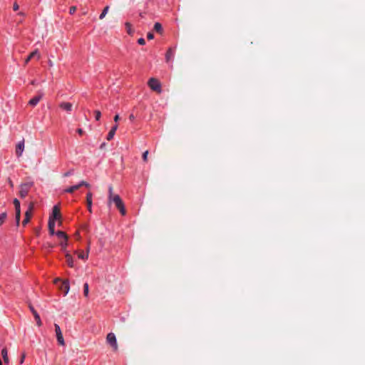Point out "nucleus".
Returning a JSON list of instances; mask_svg holds the SVG:
<instances>
[{
    "mask_svg": "<svg viewBox=\"0 0 365 365\" xmlns=\"http://www.w3.org/2000/svg\"><path fill=\"white\" fill-rule=\"evenodd\" d=\"M54 327H55L56 339H57L58 344L61 346H64L65 342H64V339H63V334H62L60 327L57 324H55Z\"/></svg>",
    "mask_w": 365,
    "mask_h": 365,
    "instance_id": "39448f33",
    "label": "nucleus"
},
{
    "mask_svg": "<svg viewBox=\"0 0 365 365\" xmlns=\"http://www.w3.org/2000/svg\"><path fill=\"white\" fill-rule=\"evenodd\" d=\"M61 217L60 209L58 205H55L53 207L52 215L49 217V218H53V220H59Z\"/></svg>",
    "mask_w": 365,
    "mask_h": 365,
    "instance_id": "9d476101",
    "label": "nucleus"
},
{
    "mask_svg": "<svg viewBox=\"0 0 365 365\" xmlns=\"http://www.w3.org/2000/svg\"><path fill=\"white\" fill-rule=\"evenodd\" d=\"M112 202L115 204V207H117V209H118L119 212L122 215H125L126 214L124 203L118 195L116 194L111 198L108 199V205H110Z\"/></svg>",
    "mask_w": 365,
    "mask_h": 365,
    "instance_id": "f257e3e1",
    "label": "nucleus"
},
{
    "mask_svg": "<svg viewBox=\"0 0 365 365\" xmlns=\"http://www.w3.org/2000/svg\"><path fill=\"white\" fill-rule=\"evenodd\" d=\"M61 290L63 291L64 295H66L69 292V282L68 280H64L61 287Z\"/></svg>",
    "mask_w": 365,
    "mask_h": 365,
    "instance_id": "4468645a",
    "label": "nucleus"
},
{
    "mask_svg": "<svg viewBox=\"0 0 365 365\" xmlns=\"http://www.w3.org/2000/svg\"><path fill=\"white\" fill-rule=\"evenodd\" d=\"M48 63H49V66H53V62H52L51 61H49Z\"/></svg>",
    "mask_w": 365,
    "mask_h": 365,
    "instance_id": "09e8293b",
    "label": "nucleus"
},
{
    "mask_svg": "<svg viewBox=\"0 0 365 365\" xmlns=\"http://www.w3.org/2000/svg\"><path fill=\"white\" fill-rule=\"evenodd\" d=\"M129 118H130V120H133L135 117H134V115L133 114H131V115H130Z\"/></svg>",
    "mask_w": 365,
    "mask_h": 365,
    "instance_id": "49530a36",
    "label": "nucleus"
},
{
    "mask_svg": "<svg viewBox=\"0 0 365 365\" xmlns=\"http://www.w3.org/2000/svg\"><path fill=\"white\" fill-rule=\"evenodd\" d=\"M148 150H145L143 153V160L144 162H147L148 161Z\"/></svg>",
    "mask_w": 365,
    "mask_h": 365,
    "instance_id": "473e14b6",
    "label": "nucleus"
},
{
    "mask_svg": "<svg viewBox=\"0 0 365 365\" xmlns=\"http://www.w3.org/2000/svg\"><path fill=\"white\" fill-rule=\"evenodd\" d=\"M154 30L158 32V33H160L161 34L162 31H163V27H162V25L158 23V22H156L155 24H154Z\"/></svg>",
    "mask_w": 365,
    "mask_h": 365,
    "instance_id": "4be33fe9",
    "label": "nucleus"
},
{
    "mask_svg": "<svg viewBox=\"0 0 365 365\" xmlns=\"http://www.w3.org/2000/svg\"><path fill=\"white\" fill-rule=\"evenodd\" d=\"M25 357H26L25 354H23L21 357V359H20V363L21 364H22L24 362Z\"/></svg>",
    "mask_w": 365,
    "mask_h": 365,
    "instance_id": "a19ab883",
    "label": "nucleus"
},
{
    "mask_svg": "<svg viewBox=\"0 0 365 365\" xmlns=\"http://www.w3.org/2000/svg\"><path fill=\"white\" fill-rule=\"evenodd\" d=\"M32 186H33L32 182H26V183L22 184L20 187V190H19L20 197L22 198L25 197L28 195L29 190L31 189V187Z\"/></svg>",
    "mask_w": 365,
    "mask_h": 365,
    "instance_id": "7ed1b4c3",
    "label": "nucleus"
},
{
    "mask_svg": "<svg viewBox=\"0 0 365 365\" xmlns=\"http://www.w3.org/2000/svg\"><path fill=\"white\" fill-rule=\"evenodd\" d=\"M15 218H16V225L19 226V222H20V218H21V212H16Z\"/></svg>",
    "mask_w": 365,
    "mask_h": 365,
    "instance_id": "7c9ffc66",
    "label": "nucleus"
},
{
    "mask_svg": "<svg viewBox=\"0 0 365 365\" xmlns=\"http://www.w3.org/2000/svg\"><path fill=\"white\" fill-rule=\"evenodd\" d=\"M78 185H79V187H81L82 186H85L86 187H90V186H91L89 183H88L86 181H84V180L81 181L78 183Z\"/></svg>",
    "mask_w": 365,
    "mask_h": 365,
    "instance_id": "c756f323",
    "label": "nucleus"
},
{
    "mask_svg": "<svg viewBox=\"0 0 365 365\" xmlns=\"http://www.w3.org/2000/svg\"><path fill=\"white\" fill-rule=\"evenodd\" d=\"M14 205L15 207V211L16 212H21V207H20V202L18 199L15 198L14 200Z\"/></svg>",
    "mask_w": 365,
    "mask_h": 365,
    "instance_id": "aec40b11",
    "label": "nucleus"
},
{
    "mask_svg": "<svg viewBox=\"0 0 365 365\" xmlns=\"http://www.w3.org/2000/svg\"><path fill=\"white\" fill-rule=\"evenodd\" d=\"M125 26L126 27V29H127V33L129 34V35H131L133 34V30L132 29V25L130 22H125Z\"/></svg>",
    "mask_w": 365,
    "mask_h": 365,
    "instance_id": "5701e85b",
    "label": "nucleus"
},
{
    "mask_svg": "<svg viewBox=\"0 0 365 365\" xmlns=\"http://www.w3.org/2000/svg\"><path fill=\"white\" fill-rule=\"evenodd\" d=\"M140 16L141 17H143V14H140Z\"/></svg>",
    "mask_w": 365,
    "mask_h": 365,
    "instance_id": "864d4df0",
    "label": "nucleus"
},
{
    "mask_svg": "<svg viewBox=\"0 0 365 365\" xmlns=\"http://www.w3.org/2000/svg\"><path fill=\"white\" fill-rule=\"evenodd\" d=\"M106 341L113 348L115 351L118 350L117 340L113 333L108 334Z\"/></svg>",
    "mask_w": 365,
    "mask_h": 365,
    "instance_id": "20e7f679",
    "label": "nucleus"
},
{
    "mask_svg": "<svg viewBox=\"0 0 365 365\" xmlns=\"http://www.w3.org/2000/svg\"><path fill=\"white\" fill-rule=\"evenodd\" d=\"M0 365H2V362H0Z\"/></svg>",
    "mask_w": 365,
    "mask_h": 365,
    "instance_id": "5fc2aeb1",
    "label": "nucleus"
},
{
    "mask_svg": "<svg viewBox=\"0 0 365 365\" xmlns=\"http://www.w3.org/2000/svg\"><path fill=\"white\" fill-rule=\"evenodd\" d=\"M61 279L59 278H56L55 280H54V283H57V282L60 281Z\"/></svg>",
    "mask_w": 365,
    "mask_h": 365,
    "instance_id": "de8ad7c7",
    "label": "nucleus"
},
{
    "mask_svg": "<svg viewBox=\"0 0 365 365\" xmlns=\"http://www.w3.org/2000/svg\"><path fill=\"white\" fill-rule=\"evenodd\" d=\"M60 245L61 246L63 250H65L67 246V241L63 240V242H61L60 243Z\"/></svg>",
    "mask_w": 365,
    "mask_h": 365,
    "instance_id": "c9c22d12",
    "label": "nucleus"
},
{
    "mask_svg": "<svg viewBox=\"0 0 365 365\" xmlns=\"http://www.w3.org/2000/svg\"><path fill=\"white\" fill-rule=\"evenodd\" d=\"M66 263L68 264V265L70 267H73V259L72 256L70 254L67 253L66 255Z\"/></svg>",
    "mask_w": 365,
    "mask_h": 365,
    "instance_id": "f3484780",
    "label": "nucleus"
},
{
    "mask_svg": "<svg viewBox=\"0 0 365 365\" xmlns=\"http://www.w3.org/2000/svg\"><path fill=\"white\" fill-rule=\"evenodd\" d=\"M88 292H89L88 284L85 283L83 284V294L86 297H88Z\"/></svg>",
    "mask_w": 365,
    "mask_h": 365,
    "instance_id": "bb28decb",
    "label": "nucleus"
},
{
    "mask_svg": "<svg viewBox=\"0 0 365 365\" xmlns=\"http://www.w3.org/2000/svg\"><path fill=\"white\" fill-rule=\"evenodd\" d=\"M78 258L82 259H88V250H87V253L86 254H84L83 251L78 252Z\"/></svg>",
    "mask_w": 365,
    "mask_h": 365,
    "instance_id": "393cba45",
    "label": "nucleus"
},
{
    "mask_svg": "<svg viewBox=\"0 0 365 365\" xmlns=\"http://www.w3.org/2000/svg\"><path fill=\"white\" fill-rule=\"evenodd\" d=\"M0 362H2L1 359H0Z\"/></svg>",
    "mask_w": 365,
    "mask_h": 365,
    "instance_id": "6e6d98bb",
    "label": "nucleus"
},
{
    "mask_svg": "<svg viewBox=\"0 0 365 365\" xmlns=\"http://www.w3.org/2000/svg\"><path fill=\"white\" fill-rule=\"evenodd\" d=\"M173 57V51L172 48H169L166 53L165 58L166 61H169Z\"/></svg>",
    "mask_w": 365,
    "mask_h": 365,
    "instance_id": "412c9836",
    "label": "nucleus"
},
{
    "mask_svg": "<svg viewBox=\"0 0 365 365\" xmlns=\"http://www.w3.org/2000/svg\"><path fill=\"white\" fill-rule=\"evenodd\" d=\"M113 187L112 185H109L108 187V199L111 198L112 197L115 196V194L113 192Z\"/></svg>",
    "mask_w": 365,
    "mask_h": 365,
    "instance_id": "c85d7f7f",
    "label": "nucleus"
},
{
    "mask_svg": "<svg viewBox=\"0 0 365 365\" xmlns=\"http://www.w3.org/2000/svg\"><path fill=\"white\" fill-rule=\"evenodd\" d=\"M24 139H23L22 140H21L17 145H16V155L18 156V157H20L22 155V153L24 152Z\"/></svg>",
    "mask_w": 365,
    "mask_h": 365,
    "instance_id": "1a4fd4ad",
    "label": "nucleus"
},
{
    "mask_svg": "<svg viewBox=\"0 0 365 365\" xmlns=\"http://www.w3.org/2000/svg\"><path fill=\"white\" fill-rule=\"evenodd\" d=\"M19 6L17 3H14L13 5V9L14 11H17L19 9Z\"/></svg>",
    "mask_w": 365,
    "mask_h": 365,
    "instance_id": "ea45409f",
    "label": "nucleus"
},
{
    "mask_svg": "<svg viewBox=\"0 0 365 365\" xmlns=\"http://www.w3.org/2000/svg\"><path fill=\"white\" fill-rule=\"evenodd\" d=\"M108 11H109V6H106L103 9V10L102 13L101 14V15H100V16H99V19H104V18H105V16H106V15L108 14Z\"/></svg>",
    "mask_w": 365,
    "mask_h": 365,
    "instance_id": "b1692460",
    "label": "nucleus"
},
{
    "mask_svg": "<svg viewBox=\"0 0 365 365\" xmlns=\"http://www.w3.org/2000/svg\"><path fill=\"white\" fill-rule=\"evenodd\" d=\"M43 93L42 91H38V94L34 96V98H32L29 101V105H30L31 106H36L38 102L41 100V98H43Z\"/></svg>",
    "mask_w": 365,
    "mask_h": 365,
    "instance_id": "0eeeda50",
    "label": "nucleus"
},
{
    "mask_svg": "<svg viewBox=\"0 0 365 365\" xmlns=\"http://www.w3.org/2000/svg\"><path fill=\"white\" fill-rule=\"evenodd\" d=\"M60 108L66 111H71L72 110L73 105L68 102H62L59 105Z\"/></svg>",
    "mask_w": 365,
    "mask_h": 365,
    "instance_id": "ddd939ff",
    "label": "nucleus"
},
{
    "mask_svg": "<svg viewBox=\"0 0 365 365\" xmlns=\"http://www.w3.org/2000/svg\"><path fill=\"white\" fill-rule=\"evenodd\" d=\"M148 84L151 90L155 91L158 93H161V91H162L161 84L157 78H150L148 82Z\"/></svg>",
    "mask_w": 365,
    "mask_h": 365,
    "instance_id": "f03ea898",
    "label": "nucleus"
},
{
    "mask_svg": "<svg viewBox=\"0 0 365 365\" xmlns=\"http://www.w3.org/2000/svg\"><path fill=\"white\" fill-rule=\"evenodd\" d=\"M46 246H47L48 248H50V249H51V248H53V245H51V243H47V244H46Z\"/></svg>",
    "mask_w": 365,
    "mask_h": 365,
    "instance_id": "c03bdc74",
    "label": "nucleus"
},
{
    "mask_svg": "<svg viewBox=\"0 0 365 365\" xmlns=\"http://www.w3.org/2000/svg\"><path fill=\"white\" fill-rule=\"evenodd\" d=\"M9 185H10L11 187H13V186H14L13 182H12L10 179H9Z\"/></svg>",
    "mask_w": 365,
    "mask_h": 365,
    "instance_id": "a18cd8bd",
    "label": "nucleus"
},
{
    "mask_svg": "<svg viewBox=\"0 0 365 365\" xmlns=\"http://www.w3.org/2000/svg\"><path fill=\"white\" fill-rule=\"evenodd\" d=\"M34 58H36L37 60L40 59L41 54L38 49H36L29 55V56L25 59L24 64H27Z\"/></svg>",
    "mask_w": 365,
    "mask_h": 365,
    "instance_id": "6e6552de",
    "label": "nucleus"
},
{
    "mask_svg": "<svg viewBox=\"0 0 365 365\" xmlns=\"http://www.w3.org/2000/svg\"><path fill=\"white\" fill-rule=\"evenodd\" d=\"M77 133L79 135H83L84 132H83V130L81 128H78V129H77Z\"/></svg>",
    "mask_w": 365,
    "mask_h": 365,
    "instance_id": "79ce46f5",
    "label": "nucleus"
},
{
    "mask_svg": "<svg viewBox=\"0 0 365 365\" xmlns=\"http://www.w3.org/2000/svg\"><path fill=\"white\" fill-rule=\"evenodd\" d=\"M31 84H32V85H36V81H32L31 82Z\"/></svg>",
    "mask_w": 365,
    "mask_h": 365,
    "instance_id": "8fccbe9b",
    "label": "nucleus"
},
{
    "mask_svg": "<svg viewBox=\"0 0 365 365\" xmlns=\"http://www.w3.org/2000/svg\"><path fill=\"white\" fill-rule=\"evenodd\" d=\"M117 129H118V125L116 124L109 131V133L107 135V138H106L108 140H110L113 139Z\"/></svg>",
    "mask_w": 365,
    "mask_h": 365,
    "instance_id": "2eb2a0df",
    "label": "nucleus"
},
{
    "mask_svg": "<svg viewBox=\"0 0 365 365\" xmlns=\"http://www.w3.org/2000/svg\"><path fill=\"white\" fill-rule=\"evenodd\" d=\"M56 220H53V218H49L48 220V228H55V225H56Z\"/></svg>",
    "mask_w": 365,
    "mask_h": 365,
    "instance_id": "cd10ccee",
    "label": "nucleus"
},
{
    "mask_svg": "<svg viewBox=\"0 0 365 365\" xmlns=\"http://www.w3.org/2000/svg\"><path fill=\"white\" fill-rule=\"evenodd\" d=\"M1 356L3 358V360L4 361L5 364H9V356H8V350L5 347L2 350H1Z\"/></svg>",
    "mask_w": 365,
    "mask_h": 365,
    "instance_id": "dca6fc26",
    "label": "nucleus"
},
{
    "mask_svg": "<svg viewBox=\"0 0 365 365\" xmlns=\"http://www.w3.org/2000/svg\"><path fill=\"white\" fill-rule=\"evenodd\" d=\"M33 208H34V204L32 202H31L28 210L25 213V217L22 222V225L24 226H26V225L30 221L31 217L32 215Z\"/></svg>",
    "mask_w": 365,
    "mask_h": 365,
    "instance_id": "423d86ee",
    "label": "nucleus"
},
{
    "mask_svg": "<svg viewBox=\"0 0 365 365\" xmlns=\"http://www.w3.org/2000/svg\"><path fill=\"white\" fill-rule=\"evenodd\" d=\"M29 309L31 310V312H32L34 317V319L36 322V324L38 326V327H41V324H42V322H41V318H40V316L38 315V314L37 313V312L34 309V308L33 307V306H31V304L29 305Z\"/></svg>",
    "mask_w": 365,
    "mask_h": 365,
    "instance_id": "9b49d317",
    "label": "nucleus"
},
{
    "mask_svg": "<svg viewBox=\"0 0 365 365\" xmlns=\"http://www.w3.org/2000/svg\"><path fill=\"white\" fill-rule=\"evenodd\" d=\"M73 174V170H70L63 174L64 177H68Z\"/></svg>",
    "mask_w": 365,
    "mask_h": 365,
    "instance_id": "e433bc0d",
    "label": "nucleus"
},
{
    "mask_svg": "<svg viewBox=\"0 0 365 365\" xmlns=\"http://www.w3.org/2000/svg\"><path fill=\"white\" fill-rule=\"evenodd\" d=\"M94 113H95V118L96 120H99L100 118H101V111L99 110H95L94 111Z\"/></svg>",
    "mask_w": 365,
    "mask_h": 365,
    "instance_id": "2f4dec72",
    "label": "nucleus"
},
{
    "mask_svg": "<svg viewBox=\"0 0 365 365\" xmlns=\"http://www.w3.org/2000/svg\"><path fill=\"white\" fill-rule=\"evenodd\" d=\"M119 119H120L119 115H118V114L115 115V117H114V121L117 122V121L119 120Z\"/></svg>",
    "mask_w": 365,
    "mask_h": 365,
    "instance_id": "37998d69",
    "label": "nucleus"
},
{
    "mask_svg": "<svg viewBox=\"0 0 365 365\" xmlns=\"http://www.w3.org/2000/svg\"><path fill=\"white\" fill-rule=\"evenodd\" d=\"M56 235L58 238L63 239L65 241L68 240V235L63 231H57Z\"/></svg>",
    "mask_w": 365,
    "mask_h": 365,
    "instance_id": "a211bd4d",
    "label": "nucleus"
},
{
    "mask_svg": "<svg viewBox=\"0 0 365 365\" xmlns=\"http://www.w3.org/2000/svg\"><path fill=\"white\" fill-rule=\"evenodd\" d=\"M104 145H105V143L101 144V148L104 147Z\"/></svg>",
    "mask_w": 365,
    "mask_h": 365,
    "instance_id": "603ef678",
    "label": "nucleus"
},
{
    "mask_svg": "<svg viewBox=\"0 0 365 365\" xmlns=\"http://www.w3.org/2000/svg\"><path fill=\"white\" fill-rule=\"evenodd\" d=\"M7 217V214L6 212L0 214V226L6 221Z\"/></svg>",
    "mask_w": 365,
    "mask_h": 365,
    "instance_id": "a878e982",
    "label": "nucleus"
},
{
    "mask_svg": "<svg viewBox=\"0 0 365 365\" xmlns=\"http://www.w3.org/2000/svg\"><path fill=\"white\" fill-rule=\"evenodd\" d=\"M138 43L140 44V45H145V41L143 38H140L138 40Z\"/></svg>",
    "mask_w": 365,
    "mask_h": 365,
    "instance_id": "f704fd0d",
    "label": "nucleus"
},
{
    "mask_svg": "<svg viewBox=\"0 0 365 365\" xmlns=\"http://www.w3.org/2000/svg\"><path fill=\"white\" fill-rule=\"evenodd\" d=\"M76 6H73L70 7L69 14H73L76 12Z\"/></svg>",
    "mask_w": 365,
    "mask_h": 365,
    "instance_id": "72a5a7b5",
    "label": "nucleus"
},
{
    "mask_svg": "<svg viewBox=\"0 0 365 365\" xmlns=\"http://www.w3.org/2000/svg\"><path fill=\"white\" fill-rule=\"evenodd\" d=\"M147 38L149 39V40H151L154 38V35L153 34L149 32L147 35Z\"/></svg>",
    "mask_w": 365,
    "mask_h": 365,
    "instance_id": "4c0bfd02",
    "label": "nucleus"
},
{
    "mask_svg": "<svg viewBox=\"0 0 365 365\" xmlns=\"http://www.w3.org/2000/svg\"><path fill=\"white\" fill-rule=\"evenodd\" d=\"M92 197L93 194L91 192H88L86 195V204L87 208L89 212H92Z\"/></svg>",
    "mask_w": 365,
    "mask_h": 365,
    "instance_id": "f8f14e48",
    "label": "nucleus"
},
{
    "mask_svg": "<svg viewBox=\"0 0 365 365\" xmlns=\"http://www.w3.org/2000/svg\"><path fill=\"white\" fill-rule=\"evenodd\" d=\"M18 14L20 15V16H24V15L23 12H19Z\"/></svg>",
    "mask_w": 365,
    "mask_h": 365,
    "instance_id": "3c124183",
    "label": "nucleus"
},
{
    "mask_svg": "<svg viewBox=\"0 0 365 365\" xmlns=\"http://www.w3.org/2000/svg\"><path fill=\"white\" fill-rule=\"evenodd\" d=\"M48 231H49L50 235H53L56 234L54 228H52V229L51 228H48Z\"/></svg>",
    "mask_w": 365,
    "mask_h": 365,
    "instance_id": "58836bf2",
    "label": "nucleus"
},
{
    "mask_svg": "<svg viewBox=\"0 0 365 365\" xmlns=\"http://www.w3.org/2000/svg\"><path fill=\"white\" fill-rule=\"evenodd\" d=\"M79 188V185L78 184L70 187H68L67 189L65 190V192L68 193H73L74 191L78 190Z\"/></svg>",
    "mask_w": 365,
    "mask_h": 365,
    "instance_id": "6ab92c4d",
    "label": "nucleus"
}]
</instances>
